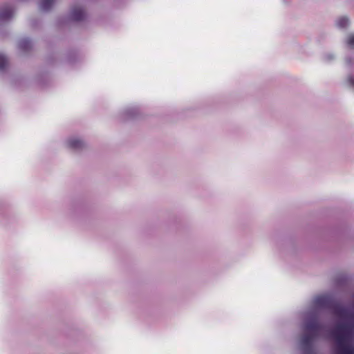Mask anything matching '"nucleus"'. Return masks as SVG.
<instances>
[{
	"label": "nucleus",
	"mask_w": 354,
	"mask_h": 354,
	"mask_svg": "<svg viewBox=\"0 0 354 354\" xmlns=\"http://www.w3.org/2000/svg\"><path fill=\"white\" fill-rule=\"evenodd\" d=\"M13 16V10L8 6L0 8V21H6Z\"/></svg>",
	"instance_id": "20e7f679"
},
{
	"label": "nucleus",
	"mask_w": 354,
	"mask_h": 354,
	"mask_svg": "<svg viewBox=\"0 0 354 354\" xmlns=\"http://www.w3.org/2000/svg\"><path fill=\"white\" fill-rule=\"evenodd\" d=\"M68 147L75 150L81 149L84 147V143L77 138H71L68 141Z\"/></svg>",
	"instance_id": "423d86ee"
},
{
	"label": "nucleus",
	"mask_w": 354,
	"mask_h": 354,
	"mask_svg": "<svg viewBox=\"0 0 354 354\" xmlns=\"http://www.w3.org/2000/svg\"><path fill=\"white\" fill-rule=\"evenodd\" d=\"M315 306L330 310L333 315L344 321L337 324L332 331L339 354H354V346L350 342L354 337V308L344 306L330 295H319L315 298Z\"/></svg>",
	"instance_id": "f257e3e1"
},
{
	"label": "nucleus",
	"mask_w": 354,
	"mask_h": 354,
	"mask_svg": "<svg viewBox=\"0 0 354 354\" xmlns=\"http://www.w3.org/2000/svg\"><path fill=\"white\" fill-rule=\"evenodd\" d=\"M8 65V59L7 58L0 54V71L3 70Z\"/></svg>",
	"instance_id": "9d476101"
},
{
	"label": "nucleus",
	"mask_w": 354,
	"mask_h": 354,
	"mask_svg": "<svg viewBox=\"0 0 354 354\" xmlns=\"http://www.w3.org/2000/svg\"><path fill=\"white\" fill-rule=\"evenodd\" d=\"M348 25L347 17H341L337 21V26L339 28H346Z\"/></svg>",
	"instance_id": "1a4fd4ad"
},
{
	"label": "nucleus",
	"mask_w": 354,
	"mask_h": 354,
	"mask_svg": "<svg viewBox=\"0 0 354 354\" xmlns=\"http://www.w3.org/2000/svg\"><path fill=\"white\" fill-rule=\"evenodd\" d=\"M71 15L72 19L76 21L83 20L85 17V13L84 10L79 7L73 8Z\"/></svg>",
	"instance_id": "7ed1b4c3"
},
{
	"label": "nucleus",
	"mask_w": 354,
	"mask_h": 354,
	"mask_svg": "<svg viewBox=\"0 0 354 354\" xmlns=\"http://www.w3.org/2000/svg\"><path fill=\"white\" fill-rule=\"evenodd\" d=\"M348 82L350 83L351 85L354 86V77L353 76L349 77L348 79Z\"/></svg>",
	"instance_id": "f8f14e48"
},
{
	"label": "nucleus",
	"mask_w": 354,
	"mask_h": 354,
	"mask_svg": "<svg viewBox=\"0 0 354 354\" xmlns=\"http://www.w3.org/2000/svg\"><path fill=\"white\" fill-rule=\"evenodd\" d=\"M306 333L301 338L303 349L307 351L312 347L314 339L319 336L323 330V326L319 323L317 319L308 320L305 325Z\"/></svg>",
	"instance_id": "f03ea898"
},
{
	"label": "nucleus",
	"mask_w": 354,
	"mask_h": 354,
	"mask_svg": "<svg viewBox=\"0 0 354 354\" xmlns=\"http://www.w3.org/2000/svg\"><path fill=\"white\" fill-rule=\"evenodd\" d=\"M55 0H41L39 8L43 11H48L53 6Z\"/></svg>",
	"instance_id": "6e6552de"
},
{
	"label": "nucleus",
	"mask_w": 354,
	"mask_h": 354,
	"mask_svg": "<svg viewBox=\"0 0 354 354\" xmlns=\"http://www.w3.org/2000/svg\"><path fill=\"white\" fill-rule=\"evenodd\" d=\"M31 41L28 39H21L19 42V48L22 51H28L31 48Z\"/></svg>",
	"instance_id": "0eeeda50"
},
{
	"label": "nucleus",
	"mask_w": 354,
	"mask_h": 354,
	"mask_svg": "<svg viewBox=\"0 0 354 354\" xmlns=\"http://www.w3.org/2000/svg\"><path fill=\"white\" fill-rule=\"evenodd\" d=\"M348 44L350 46H354V35H352L348 38Z\"/></svg>",
	"instance_id": "9b49d317"
},
{
	"label": "nucleus",
	"mask_w": 354,
	"mask_h": 354,
	"mask_svg": "<svg viewBox=\"0 0 354 354\" xmlns=\"http://www.w3.org/2000/svg\"><path fill=\"white\" fill-rule=\"evenodd\" d=\"M68 147L75 150L81 149L84 147V143L77 138H71L68 141Z\"/></svg>",
	"instance_id": "39448f33"
}]
</instances>
